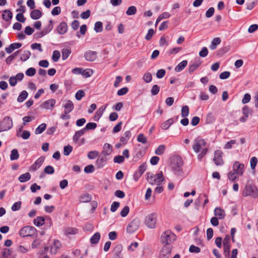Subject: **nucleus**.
I'll list each match as a JSON object with an SVG mask.
<instances>
[{
    "label": "nucleus",
    "mask_w": 258,
    "mask_h": 258,
    "mask_svg": "<svg viewBox=\"0 0 258 258\" xmlns=\"http://www.w3.org/2000/svg\"><path fill=\"white\" fill-rule=\"evenodd\" d=\"M99 155V152L97 151H91L88 152L87 157L89 159H94Z\"/></svg>",
    "instance_id": "50"
},
{
    "label": "nucleus",
    "mask_w": 258,
    "mask_h": 258,
    "mask_svg": "<svg viewBox=\"0 0 258 258\" xmlns=\"http://www.w3.org/2000/svg\"><path fill=\"white\" fill-rule=\"evenodd\" d=\"M44 160L45 158L43 156H41L38 158L34 163L31 166V169L33 171H35L39 169L44 162Z\"/></svg>",
    "instance_id": "17"
},
{
    "label": "nucleus",
    "mask_w": 258,
    "mask_h": 258,
    "mask_svg": "<svg viewBox=\"0 0 258 258\" xmlns=\"http://www.w3.org/2000/svg\"><path fill=\"white\" fill-rule=\"evenodd\" d=\"M42 16L41 12L37 9L33 10L30 13V17L33 20H38Z\"/></svg>",
    "instance_id": "24"
},
{
    "label": "nucleus",
    "mask_w": 258,
    "mask_h": 258,
    "mask_svg": "<svg viewBox=\"0 0 258 258\" xmlns=\"http://www.w3.org/2000/svg\"><path fill=\"white\" fill-rule=\"evenodd\" d=\"M183 162L181 158H179L177 162V164L173 168L174 173L177 175H181L183 174V170L181 168Z\"/></svg>",
    "instance_id": "15"
},
{
    "label": "nucleus",
    "mask_w": 258,
    "mask_h": 258,
    "mask_svg": "<svg viewBox=\"0 0 258 258\" xmlns=\"http://www.w3.org/2000/svg\"><path fill=\"white\" fill-rule=\"evenodd\" d=\"M176 239V236L169 230L163 232L160 238V242L162 245H171Z\"/></svg>",
    "instance_id": "2"
},
{
    "label": "nucleus",
    "mask_w": 258,
    "mask_h": 258,
    "mask_svg": "<svg viewBox=\"0 0 258 258\" xmlns=\"http://www.w3.org/2000/svg\"><path fill=\"white\" fill-rule=\"evenodd\" d=\"M85 92L82 90H79L77 92L75 95L76 99L77 100H80L83 97L85 96Z\"/></svg>",
    "instance_id": "62"
},
{
    "label": "nucleus",
    "mask_w": 258,
    "mask_h": 258,
    "mask_svg": "<svg viewBox=\"0 0 258 258\" xmlns=\"http://www.w3.org/2000/svg\"><path fill=\"white\" fill-rule=\"evenodd\" d=\"M174 122V119L173 118H170L163 122L161 127L163 130H167Z\"/></svg>",
    "instance_id": "32"
},
{
    "label": "nucleus",
    "mask_w": 258,
    "mask_h": 258,
    "mask_svg": "<svg viewBox=\"0 0 258 258\" xmlns=\"http://www.w3.org/2000/svg\"><path fill=\"white\" fill-rule=\"evenodd\" d=\"M165 150V146L163 145H161L156 149L155 153L157 155H161L164 153Z\"/></svg>",
    "instance_id": "47"
},
{
    "label": "nucleus",
    "mask_w": 258,
    "mask_h": 258,
    "mask_svg": "<svg viewBox=\"0 0 258 258\" xmlns=\"http://www.w3.org/2000/svg\"><path fill=\"white\" fill-rule=\"evenodd\" d=\"M187 64V61L186 60H182L175 68V71L176 72L181 71L185 68Z\"/></svg>",
    "instance_id": "31"
},
{
    "label": "nucleus",
    "mask_w": 258,
    "mask_h": 258,
    "mask_svg": "<svg viewBox=\"0 0 258 258\" xmlns=\"http://www.w3.org/2000/svg\"><path fill=\"white\" fill-rule=\"evenodd\" d=\"M63 106L66 109V111L70 112L73 110L74 104L71 100H67L63 104Z\"/></svg>",
    "instance_id": "34"
},
{
    "label": "nucleus",
    "mask_w": 258,
    "mask_h": 258,
    "mask_svg": "<svg viewBox=\"0 0 258 258\" xmlns=\"http://www.w3.org/2000/svg\"><path fill=\"white\" fill-rule=\"evenodd\" d=\"M106 161V159L105 157L98 158L96 161L95 165L97 168H101L105 165Z\"/></svg>",
    "instance_id": "30"
},
{
    "label": "nucleus",
    "mask_w": 258,
    "mask_h": 258,
    "mask_svg": "<svg viewBox=\"0 0 258 258\" xmlns=\"http://www.w3.org/2000/svg\"><path fill=\"white\" fill-rule=\"evenodd\" d=\"M203 118L207 123H212L215 120V116L213 114H206L203 116Z\"/></svg>",
    "instance_id": "37"
},
{
    "label": "nucleus",
    "mask_w": 258,
    "mask_h": 258,
    "mask_svg": "<svg viewBox=\"0 0 258 258\" xmlns=\"http://www.w3.org/2000/svg\"><path fill=\"white\" fill-rule=\"evenodd\" d=\"M230 49V46L229 45L225 46L222 48L219 49L217 52V54L219 56H222L225 53H227Z\"/></svg>",
    "instance_id": "36"
},
{
    "label": "nucleus",
    "mask_w": 258,
    "mask_h": 258,
    "mask_svg": "<svg viewBox=\"0 0 258 258\" xmlns=\"http://www.w3.org/2000/svg\"><path fill=\"white\" fill-rule=\"evenodd\" d=\"M73 147L70 145H67L64 147L63 154L66 156H68L72 152Z\"/></svg>",
    "instance_id": "56"
},
{
    "label": "nucleus",
    "mask_w": 258,
    "mask_h": 258,
    "mask_svg": "<svg viewBox=\"0 0 258 258\" xmlns=\"http://www.w3.org/2000/svg\"><path fill=\"white\" fill-rule=\"evenodd\" d=\"M63 232L65 235H74L78 232V230L74 227H67L64 229Z\"/></svg>",
    "instance_id": "25"
},
{
    "label": "nucleus",
    "mask_w": 258,
    "mask_h": 258,
    "mask_svg": "<svg viewBox=\"0 0 258 258\" xmlns=\"http://www.w3.org/2000/svg\"><path fill=\"white\" fill-rule=\"evenodd\" d=\"M137 141L143 144H146L147 142V138L143 134H140L138 135Z\"/></svg>",
    "instance_id": "58"
},
{
    "label": "nucleus",
    "mask_w": 258,
    "mask_h": 258,
    "mask_svg": "<svg viewBox=\"0 0 258 258\" xmlns=\"http://www.w3.org/2000/svg\"><path fill=\"white\" fill-rule=\"evenodd\" d=\"M61 246L60 242L58 240H54L52 244L50 246V252L55 254L59 250Z\"/></svg>",
    "instance_id": "13"
},
{
    "label": "nucleus",
    "mask_w": 258,
    "mask_h": 258,
    "mask_svg": "<svg viewBox=\"0 0 258 258\" xmlns=\"http://www.w3.org/2000/svg\"><path fill=\"white\" fill-rule=\"evenodd\" d=\"M157 215L155 213L148 215L145 219L146 226L150 229L155 228L156 226Z\"/></svg>",
    "instance_id": "5"
},
{
    "label": "nucleus",
    "mask_w": 258,
    "mask_h": 258,
    "mask_svg": "<svg viewBox=\"0 0 258 258\" xmlns=\"http://www.w3.org/2000/svg\"><path fill=\"white\" fill-rule=\"evenodd\" d=\"M19 154L18 150L16 149H13L10 155V159L11 160H16L19 158Z\"/></svg>",
    "instance_id": "44"
},
{
    "label": "nucleus",
    "mask_w": 258,
    "mask_h": 258,
    "mask_svg": "<svg viewBox=\"0 0 258 258\" xmlns=\"http://www.w3.org/2000/svg\"><path fill=\"white\" fill-rule=\"evenodd\" d=\"M224 246V253L226 258L229 257L230 245H223Z\"/></svg>",
    "instance_id": "60"
},
{
    "label": "nucleus",
    "mask_w": 258,
    "mask_h": 258,
    "mask_svg": "<svg viewBox=\"0 0 258 258\" xmlns=\"http://www.w3.org/2000/svg\"><path fill=\"white\" fill-rule=\"evenodd\" d=\"M100 239V234L99 232H96L90 238V242L92 244H97Z\"/></svg>",
    "instance_id": "35"
},
{
    "label": "nucleus",
    "mask_w": 258,
    "mask_h": 258,
    "mask_svg": "<svg viewBox=\"0 0 258 258\" xmlns=\"http://www.w3.org/2000/svg\"><path fill=\"white\" fill-rule=\"evenodd\" d=\"M97 52L92 50H88L85 52L84 57L87 61H93L97 57Z\"/></svg>",
    "instance_id": "14"
},
{
    "label": "nucleus",
    "mask_w": 258,
    "mask_h": 258,
    "mask_svg": "<svg viewBox=\"0 0 258 258\" xmlns=\"http://www.w3.org/2000/svg\"><path fill=\"white\" fill-rule=\"evenodd\" d=\"M206 142L204 139H197L192 146V149L196 153H199L203 147H205Z\"/></svg>",
    "instance_id": "8"
},
{
    "label": "nucleus",
    "mask_w": 258,
    "mask_h": 258,
    "mask_svg": "<svg viewBox=\"0 0 258 258\" xmlns=\"http://www.w3.org/2000/svg\"><path fill=\"white\" fill-rule=\"evenodd\" d=\"M147 180L151 185H160L164 180V177L162 171L154 175L153 173H147Z\"/></svg>",
    "instance_id": "3"
},
{
    "label": "nucleus",
    "mask_w": 258,
    "mask_h": 258,
    "mask_svg": "<svg viewBox=\"0 0 258 258\" xmlns=\"http://www.w3.org/2000/svg\"><path fill=\"white\" fill-rule=\"evenodd\" d=\"M12 126V119L9 116L5 117L0 122V133L8 131Z\"/></svg>",
    "instance_id": "6"
},
{
    "label": "nucleus",
    "mask_w": 258,
    "mask_h": 258,
    "mask_svg": "<svg viewBox=\"0 0 258 258\" xmlns=\"http://www.w3.org/2000/svg\"><path fill=\"white\" fill-rule=\"evenodd\" d=\"M21 206V202L18 201L15 203L11 207V210L13 211H17L20 209Z\"/></svg>",
    "instance_id": "63"
},
{
    "label": "nucleus",
    "mask_w": 258,
    "mask_h": 258,
    "mask_svg": "<svg viewBox=\"0 0 258 258\" xmlns=\"http://www.w3.org/2000/svg\"><path fill=\"white\" fill-rule=\"evenodd\" d=\"M103 30L102 23L100 21L96 22L94 26V30L96 32H100Z\"/></svg>",
    "instance_id": "48"
},
{
    "label": "nucleus",
    "mask_w": 258,
    "mask_h": 258,
    "mask_svg": "<svg viewBox=\"0 0 258 258\" xmlns=\"http://www.w3.org/2000/svg\"><path fill=\"white\" fill-rule=\"evenodd\" d=\"M22 46V44L21 43H14L11 44L9 47H6L5 50L7 53L10 54L15 49L19 48Z\"/></svg>",
    "instance_id": "20"
},
{
    "label": "nucleus",
    "mask_w": 258,
    "mask_h": 258,
    "mask_svg": "<svg viewBox=\"0 0 258 258\" xmlns=\"http://www.w3.org/2000/svg\"><path fill=\"white\" fill-rule=\"evenodd\" d=\"M28 95L26 91L24 90L22 91L17 98V101L19 102H22L27 98Z\"/></svg>",
    "instance_id": "38"
},
{
    "label": "nucleus",
    "mask_w": 258,
    "mask_h": 258,
    "mask_svg": "<svg viewBox=\"0 0 258 258\" xmlns=\"http://www.w3.org/2000/svg\"><path fill=\"white\" fill-rule=\"evenodd\" d=\"M124 157L123 156H120V155L116 156L114 157V159H113L114 162L119 163V164L123 163L124 162Z\"/></svg>",
    "instance_id": "61"
},
{
    "label": "nucleus",
    "mask_w": 258,
    "mask_h": 258,
    "mask_svg": "<svg viewBox=\"0 0 258 258\" xmlns=\"http://www.w3.org/2000/svg\"><path fill=\"white\" fill-rule=\"evenodd\" d=\"M97 127V124L94 122H89L88 123L85 127L84 128V130L85 131V132L87 130H94Z\"/></svg>",
    "instance_id": "49"
},
{
    "label": "nucleus",
    "mask_w": 258,
    "mask_h": 258,
    "mask_svg": "<svg viewBox=\"0 0 258 258\" xmlns=\"http://www.w3.org/2000/svg\"><path fill=\"white\" fill-rule=\"evenodd\" d=\"M44 221H45V220H44V217H41V216H38L34 219L33 223L35 226H36L37 227H40L44 224V223H45Z\"/></svg>",
    "instance_id": "28"
},
{
    "label": "nucleus",
    "mask_w": 258,
    "mask_h": 258,
    "mask_svg": "<svg viewBox=\"0 0 258 258\" xmlns=\"http://www.w3.org/2000/svg\"><path fill=\"white\" fill-rule=\"evenodd\" d=\"M221 41V39L219 37H216L214 38L212 40L211 44L209 46L210 49H211V50L216 49L217 45L220 43Z\"/></svg>",
    "instance_id": "29"
},
{
    "label": "nucleus",
    "mask_w": 258,
    "mask_h": 258,
    "mask_svg": "<svg viewBox=\"0 0 258 258\" xmlns=\"http://www.w3.org/2000/svg\"><path fill=\"white\" fill-rule=\"evenodd\" d=\"M160 90L159 87L157 85H154L151 90V93L152 95H156L158 94Z\"/></svg>",
    "instance_id": "64"
},
{
    "label": "nucleus",
    "mask_w": 258,
    "mask_h": 258,
    "mask_svg": "<svg viewBox=\"0 0 258 258\" xmlns=\"http://www.w3.org/2000/svg\"><path fill=\"white\" fill-rule=\"evenodd\" d=\"M46 124L45 123L40 124L35 130V133L36 135L40 134L46 129Z\"/></svg>",
    "instance_id": "39"
},
{
    "label": "nucleus",
    "mask_w": 258,
    "mask_h": 258,
    "mask_svg": "<svg viewBox=\"0 0 258 258\" xmlns=\"http://www.w3.org/2000/svg\"><path fill=\"white\" fill-rule=\"evenodd\" d=\"M13 250L9 248H5L2 249L1 258H11Z\"/></svg>",
    "instance_id": "23"
},
{
    "label": "nucleus",
    "mask_w": 258,
    "mask_h": 258,
    "mask_svg": "<svg viewBox=\"0 0 258 258\" xmlns=\"http://www.w3.org/2000/svg\"><path fill=\"white\" fill-rule=\"evenodd\" d=\"M44 172L46 174H52L54 172V170L52 166L48 165L44 168Z\"/></svg>",
    "instance_id": "59"
},
{
    "label": "nucleus",
    "mask_w": 258,
    "mask_h": 258,
    "mask_svg": "<svg viewBox=\"0 0 258 258\" xmlns=\"http://www.w3.org/2000/svg\"><path fill=\"white\" fill-rule=\"evenodd\" d=\"M31 178V175L29 172H26L21 175L18 179L20 182H25L29 180Z\"/></svg>",
    "instance_id": "33"
},
{
    "label": "nucleus",
    "mask_w": 258,
    "mask_h": 258,
    "mask_svg": "<svg viewBox=\"0 0 258 258\" xmlns=\"http://www.w3.org/2000/svg\"><path fill=\"white\" fill-rule=\"evenodd\" d=\"M163 247L161 250L159 257L160 258H168L172 250L171 245H163Z\"/></svg>",
    "instance_id": "11"
},
{
    "label": "nucleus",
    "mask_w": 258,
    "mask_h": 258,
    "mask_svg": "<svg viewBox=\"0 0 258 258\" xmlns=\"http://www.w3.org/2000/svg\"><path fill=\"white\" fill-rule=\"evenodd\" d=\"M31 55V53L30 51L25 50L23 53L21 55L20 59L23 61H26L30 58Z\"/></svg>",
    "instance_id": "42"
},
{
    "label": "nucleus",
    "mask_w": 258,
    "mask_h": 258,
    "mask_svg": "<svg viewBox=\"0 0 258 258\" xmlns=\"http://www.w3.org/2000/svg\"><path fill=\"white\" fill-rule=\"evenodd\" d=\"M103 149L101 155L104 157L110 155L113 151L112 146L108 143H105L103 146Z\"/></svg>",
    "instance_id": "16"
},
{
    "label": "nucleus",
    "mask_w": 258,
    "mask_h": 258,
    "mask_svg": "<svg viewBox=\"0 0 258 258\" xmlns=\"http://www.w3.org/2000/svg\"><path fill=\"white\" fill-rule=\"evenodd\" d=\"M257 159L255 157H252L250 159V164L252 170H254L257 163Z\"/></svg>",
    "instance_id": "53"
},
{
    "label": "nucleus",
    "mask_w": 258,
    "mask_h": 258,
    "mask_svg": "<svg viewBox=\"0 0 258 258\" xmlns=\"http://www.w3.org/2000/svg\"><path fill=\"white\" fill-rule=\"evenodd\" d=\"M140 221L138 218H135L131 221L126 227V231L128 233H133L140 227Z\"/></svg>",
    "instance_id": "7"
},
{
    "label": "nucleus",
    "mask_w": 258,
    "mask_h": 258,
    "mask_svg": "<svg viewBox=\"0 0 258 258\" xmlns=\"http://www.w3.org/2000/svg\"><path fill=\"white\" fill-rule=\"evenodd\" d=\"M57 30L58 33L59 34H65L68 30V26L66 22H62L57 27Z\"/></svg>",
    "instance_id": "21"
},
{
    "label": "nucleus",
    "mask_w": 258,
    "mask_h": 258,
    "mask_svg": "<svg viewBox=\"0 0 258 258\" xmlns=\"http://www.w3.org/2000/svg\"><path fill=\"white\" fill-rule=\"evenodd\" d=\"M55 103V100L54 99H51L44 102L40 105V106L41 108H44L47 109H51L53 108Z\"/></svg>",
    "instance_id": "18"
},
{
    "label": "nucleus",
    "mask_w": 258,
    "mask_h": 258,
    "mask_svg": "<svg viewBox=\"0 0 258 258\" xmlns=\"http://www.w3.org/2000/svg\"><path fill=\"white\" fill-rule=\"evenodd\" d=\"M202 62L199 60L198 61H196L191 64H189L188 69L189 73H192L196 71L198 68L201 65Z\"/></svg>",
    "instance_id": "27"
},
{
    "label": "nucleus",
    "mask_w": 258,
    "mask_h": 258,
    "mask_svg": "<svg viewBox=\"0 0 258 258\" xmlns=\"http://www.w3.org/2000/svg\"><path fill=\"white\" fill-rule=\"evenodd\" d=\"M37 230L33 226H26L23 227L19 231V235L23 237L32 236L36 234Z\"/></svg>",
    "instance_id": "4"
},
{
    "label": "nucleus",
    "mask_w": 258,
    "mask_h": 258,
    "mask_svg": "<svg viewBox=\"0 0 258 258\" xmlns=\"http://www.w3.org/2000/svg\"><path fill=\"white\" fill-rule=\"evenodd\" d=\"M91 200V196L90 195L87 194L83 195L80 197V201L83 203H87Z\"/></svg>",
    "instance_id": "45"
},
{
    "label": "nucleus",
    "mask_w": 258,
    "mask_h": 258,
    "mask_svg": "<svg viewBox=\"0 0 258 258\" xmlns=\"http://www.w3.org/2000/svg\"><path fill=\"white\" fill-rule=\"evenodd\" d=\"M233 171L236 172L238 175L242 176L244 171V165L235 161L233 165Z\"/></svg>",
    "instance_id": "9"
},
{
    "label": "nucleus",
    "mask_w": 258,
    "mask_h": 258,
    "mask_svg": "<svg viewBox=\"0 0 258 258\" xmlns=\"http://www.w3.org/2000/svg\"><path fill=\"white\" fill-rule=\"evenodd\" d=\"M122 246L121 244H117L115 246L113 249L114 254H121Z\"/></svg>",
    "instance_id": "54"
},
{
    "label": "nucleus",
    "mask_w": 258,
    "mask_h": 258,
    "mask_svg": "<svg viewBox=\"0 0 258 258\" xmlns=\"http://www.w3.org/2000/svg\"><path fill=\"white\" fill-rule=\"evenodd\" d=\"M214 215L219 219H223L225 217V212L220 207H217L214 210Z\"/></svg>",
    "instance_id": "19"
},
{
    "label": "nucleus",
    "mask_w": 258,
    "mask_h": 258,
    "mask_svg": "<svg viewBox=\"0 0 258 258\" xmlns=\"http://www.w3.org/2000/svg\"><path fill=\"white\" fill-rule=\"evenodd\" d=\"M60 56V54L59 51L54 50L53 52L52 59L54 62H56L58 60Z\"/></svg>",
    "instance_id": "55"
},
{
    "label": "nucleus",
    "mask_w": 258,
    "mask_h": 258,
    "mask_svg": "<svg viewBox=\"0 0 258 258\" xmlns=\"http://www.w3.org/2000/svg\"><path fill=\"white\" fill-rule=\"evenodd\" d=\"M53 21L52 20H50L49 21V24L43 30L44 33L46 35L49 32H50L53 28Z\"/></svg>",
    "instance_id": "40"
},
{
    "label": "nucleus",
    "mask_w": 258,
    "mask_h": 258,
    "mask_svg": "<svg viewBox=\"0 0 258 258\" xmlns=\"http://www.w3.org/2000/svg\"><path fill=\"white\" fill-rule=\"evenodd\" d=\"M155 33V31L154 30L151 28V29H149L148 31V33L147 34H146V36H145V39L149 41V40H150L152 37V36H153V35Z\"/></svg>",
    "instance_id": "57"
},
{
    "label": "nucleus",
    "mask_w": 258,
    "mask_h": 258,
    "mask_svg": "<svg viewBox=\"0 0 258 258\" xmlns=\"http://www.w3.org/2000/svg\"><path fill=\"white\" fill-rule=\"evenodd\" d=\"M237 173L234 171H231L229 172L228 174V177L229 179L232 181H235L237 178H238L237 175Z\"/></svg>",
    "instance_id": "52"
},
{
    "label": "nucleus",
    "mask_w": 258,
    "mask_h": 258,
    "mask_svg": "<svg viewBox=\"0 0 258 258\" xmlns=\"http://www.w3.org/2000/svg\"><path fill=\"white\" fill-rule=\"evenodd\" d=\"M143 80L146 83H150L152 80V74L149 72L146 73L143 76Z\"/></svg>",
    "instance_id": "51"
},
{
    "label": "nucleus",
    "mask_w": 258,
    "mask_h": 258,
    "mask_svg": "<svg viewBox=\"0 0 258 258\" xmlns=\"http://www.w3.org/2000/svg\"><path fill=\"white\" fill-rule=\"evenodd\" d=\"M132 136L131 132L130 131H127L124 132L123 136L120 139V142L123 144L127 143V141L130 139Z\"/></svg>",
    "instance_id": "22"
},
{
    "label": "nucleus",
    "mask_w": 258,
    "mask_h": 258,
    "mask_svg": "<svg viewBox=\"0 0 258 258\" xmlns=\"http://www.w3.org/2000/svg\"><path fill=\"white\" fill-rule=\"evenodd\" d=\"M244 197L250 196L255 198L258 196V190L254 184L251 180H248L242 192Z\"/></svg>",
    "instance_id": "1"
},
{
    "label": "nucleus",
    "mask_w": 258,
    "mask_h": 258,
    "mask_svg": "<svg viewBox=\"0 0 258 258\" xmlns=\"http://www.w3.org/2000/svg\"><path fill=\"white\" fill-rule=\"evenodd\" d=\"M223 152L220 150H216L214 153L213 161L217 166H221L224 164L222 159Z\"/></svg>",
    "instance_id": "10"
},
{
    "label": "nucleus",
    "mask_w": 258,
    "mask_h": 258,
    "mask_svg": "<svg viewBox=\"0 0 258 258\" xmlns=\"http://www.w3.org/2000/svg\"><path fill=\"white\" fill-rule=\"evenodd\" d=\"M61 52L62 60H66L68 58V57L71 53V50L70 49L63 48L62 49Z\"/></svg>",
    "instance_id": "41"
},
{
    "label": "nucleus",
    "mask_w": 258,
    "mask_h": 258,
    "mask_svg": "<svg viewBox=\"0 0 258 258\" xmlns=\"http://www.w3.org/2000/svg\"><path fill=\"white\" fill-rule=\"evenodd\" d=\"M146 170V165L145 163L142 164L138 168V170L134 174V178L135 181H138L141 177L143 173Z\"/></svg>",
    "instance_id": "12"
},
{
    "label": "nucleus",
    "mask_w": 258,
    "mask_h": 258,
    "mask_svg": "<svg viewBox=\"0 0 258 258\" xmlns=\"http://www.w3.org/2000/svg\"><path fill=\"white\" fill-rule=\"evenodd\" d=\"M85 133V131L84 130V128L76 132L73 136V140L74 141H77L80 137L83 136Z\"/></svg>",
    "instance_id": "43"
},
{
    "label": "nucleus",
    "mask_w": 258,
    "mask_h": 258,
    "mask_svg": "<svg viewBox=\"0 0 258 258\" xmlns=\"http://www.w3.org/2000/svg\"><path fill=\"white\" fill-rule=\"evenodd\" d=\"M137 8L135 6H131L126 11V14L128 16L134 15L137 13Z\"/></svg>",
    "instance_id": "46"
},
{
    "label": "nucleus",
    "mask_w": 258,
    "mask_h": 258,
    "mask_svg": "<svg viewBox=\"0 0 258 258\" xmlns=\"http://www.w3.org/2000/svg\"><path fill=\"white\" fill-rule=\"evenodd\" d=\"M3 19L6 21H10L13 18L12 13L8 10L4 11L2 15Z\"/></svg>",
    "instance_id": "26"
}]
</instances>
